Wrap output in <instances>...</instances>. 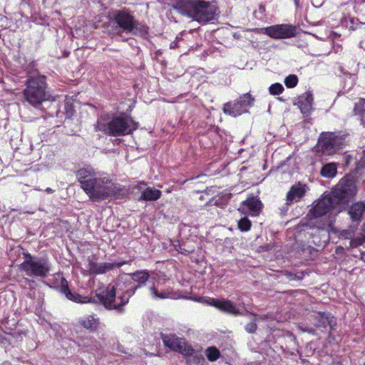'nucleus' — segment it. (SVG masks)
<instances>
[{"mask_svg":"<svg viewBox=\"0 0 365 365\" xmlns=\"http://www.w3.org/2000/svg\"><path fill=\"white\" fill-rule=\"evenodd\" d=\"M46 87L45 76L29 77L23 92L24 100L34 107L40 106L43 102L51 98L50 94L46 91Z\"/></svg>","mask_w":365,"mask_h":365,"instance_id":"obj_4","label":"nucleus"},{"mask_svg":"<svg viewBox=\"0 0 365 365\" xmlns=\"http://www.w3.org/2000/svg\"><path fill=\"white\" fill-rule=\"evenodd\" d=\"M254 99L252 98L251 95L249 93H246L241 96L240 99L237 101L241 106L245 109V111L247 110V107L251 106L253 103Z\"/></svg>","mask_w":365,"mask_h":365,"instance_id":"obj_31","label":"nucleus"},{"mask_svg":"<svg viewBox=\"0 0 365 365\" xmlns=\"http://www.w3.org/2000/svg\"><path fill=\"white\" fill-rule=\"evenodd\" d=\"M115 22L124 31H131L135 26L133 17L126 11H118L115 13Z\"/></svg>","mask_w":365,"mask_h":365,"instance_id":"obj_15","label":"nucleus"},{"mask_svg":"<svg viewBox=\"0 0 365 365\" xmlns=\"http://www.w3.org/2000/svg\"><path fill=\"white\" fill-rule=\"evenodd\" d=\"M120 277L119 281H124L128 283V285L125 286L127 287L125 293L118 297L121 302L120 304H115V309H119L120 305H124L128 303L130 297L134 294V290L137 288V286L133 284V282H135L142 284H145L149 278V274L146 271H138L135 272L133 275L124 274Z\"/></svg>","mask_w":365,"mask_h":365,"instance_id":"obj_6","label":"nucleus"},{"mask_svg":"<svg viewBox=\"0 0 365 365\" xmlns=\"http://www.w3.org/2000/svg\"><path fill=\"white\" fill-rule=\"evenodd\" d=\"M206 302L207 304L216 307L222 312L235 316L242 314V312L240 310V309L230 300L210 299V300L206 301Z\"/></svg>","mask_w":365,"mask_h":365,"instance_id":"obj_12","label":"nucleus"},{"mask_svg":"<svg viewBox=\"0 0 365 365\" xmlns=\"http://www.w3.org/2000/svg\"><path fill=\"white\" fill-rule=\"evenodd\" d=\"M124 263H115V267H121Z\"/></svg>","mask_w":365,"mask_h":365,"instance_id":"obj_43","label":"nucleus"},{"mask_svg":"<svg viewBox=\"0 0 365 365\" xmlns=\"http://www.w3.org/2000/svg\"><path fill=\"white\" fill-rule=\"evenodd\" d=\"M160 336L162 338L163 342L164 343L175 342V340H177V339H175L174 336H167L162 333L160 334Z\"/></svg>","mask_w":365,"mask_h":365,"instance_id":"obj_37","label":"nucleus"},{"mask_svg":"<svg viewBox=\"0 0 365 365\" xmlns=\"http://www.w3.org/2000/svg\"><path fill=\"white\" fill-rule=\"evenodd\" d=\"M262 208L261 202L255 197H250L243 201L238 208V210L242 214H249L252 216L259 215Z\"/></svg>","mask_w":365,"mask_h":365,"instance_id":"obj_13","label":"nucleus"},{"mask_svg":"<svg viewBox=\"0 0 365 365\" xmlns=\"http://www.w3.org/2000/svg\"><path fill=\"white\" fill-rule=\"evenodd\" d=\"M175 247L179 252L185 255L192 252L195 248V245L191 240H187L182 245L178 244V245H175Z\"/></svg>","mask_w":365,"mask_h":365,"instance_id":"obj_29","label":"nucleus"},{"mask_svg":"<svg viewBox=\"0 0 365 365\" xmlns=\"http://www.w3.org/2000/svg\"><path fill=\"white\" fill-rule=\"evenodd\" d=\"M361 160H362V162H363L364 163H365V151H364V157H363V158L361 159Z\"/></svg>","mask_w":365,"mask_h":365,"instance_id":"obj_44","label":"nucleus"},{"mask_svg":"<svg viewBox=\"0 0 365 365\" xmlns=\"http://www.w3.org/2000/svg\"><path fill=\"white\" fill-rule=\"evenodd\" d=\"M223 111L225 113L234 117L239 116L246 112L245 109L241 106L238 101L225 103L223 107Z\"/></svg>","mask_w":365,"mask_h":365,"instance_id":"obj_23","label":"nucleus"},{"mask_svg":"<svg viewBox=\"0 0 365 365\" xmlns=\"http://www.w3.org/2000/svg\"><path fill=\"white\" fill-rule=\"evenodd\" d=\"M298 78L295 75H289L284 79V83L287 88H294L297 85Z\"/></svg>","mask_w":365,"mask_h":365,"instance_id":"obj_35","label":"nucleus"},{"mask_svg":"<svg viewBox=\"0 0 365 365\" xmlns=\"http://www.w3.org/2000/svg\"><path fill=\"white\" fill-rule=\"evenodd\" d=\"M205 356H207L209 361H215L219 359L220 353L218 349L215 346H210L205 349Z\"/></svg>","mask_w":365,"mask_h":365,"instance_id":"obj_30","label":"nucleus"},{"mask_svg":"<svg viewBox=\"0 0 365 365\" xmlns=\"http://www.w3.org/2000/svg\"><path fill=\"white\" fill-rule=\"evenodd\" d=\"M46 192L48 194H51V193H53L54 192V190L50 187H48L46 189Z\"/></svg>","mask_w":365,"mask_h":365,"instance_id":"obj_41","label":"nucleus"},{"mask_svg":"<svg viewBox=\"0 0 365 365\" xmlns=\"http://www.w3.org/2000/svg\"><path fill=\"white\" fill-rule=\"evenodd\" d=\"M76 177L81 183V188L93 200H102L113 192V182L107 175L103 174L96 177V173L91 167L79 169Z\"/></svg>","mask_w":365,"mask_h":365,"instance_id":"obj_2","label":"nucleus"},{"mask_svg":"<svg viewBox=\"0 0 365 365\" xmlns=\"http://www.w3.org/2000/svg\"><path fill=\"white\" fill-rule=\"evenodd\" d=\"M357 223L351 225L347 229L339 231V237L345 240H350L349 247H357L365 242V225H364L358 232Z\"/></svg>","mask_w":365,"mask_h":365,"instance_id":"obj_7","label":"nucleus"},{"mask_svg":"<svg viewBox=\"0 0 365 365\" xmlns=\"http://www.w3.org/2000/svg\"><path fill=\"white\" fill-rule=\"evenodd\" d=\"M173 8L199 23H207L216 16L215 6L204 0H177Z\"/></svg>","mask_w":365,"mask_h":365,"instance_id":"obj_3","label":"nucleus"},{"mask_svg":"<svg viewBox=\"0 0 365 365\" xmlns=\"http://www.w3.org/2000/svg\"><path fill=\"white\" fill-rule=\"evenodd\" d=\"M96 128L98 130L109 134L114 135V115L113 114H102L99 118Z\"/></svg>","mask_w":365,"mask_h":365,"instance_id":"obj_16","label":"nucleus"},{"mask_svg":"<svg viewBox=\"0 0 365 365\" xmlns=\"http://www.w3.org/2000/svg\"><path fill=\"white\" fill-rule=\"evenodd\" d=\"M138 190L141 194L137 197L138 201H155L158 200L161 196V191L153 188L146 187V184L143 182H140L133 187V192Z\"/></svg>","mask_w":365,"mask_h":365,"instance_id":"obj_11","label":"nucleus"},{"mask_svg":"<svg viewBox=\"0 0 365 365\" xmlns=\"http://www.w3.org/2000/svg\"><path fill=\"white\" fill-rule=\"evenodd\" d=\"M20 269L29 277L43 278L48 274L51 264L46 258H38L28 254L20 264Z\"/></svg>","mask_w":365,"mask_h":365,"instance_id":"obj_5","label":"nucleus"},{"mask_svg":"<svg viewBox=\"0 0 365 365\" xmlns=\"http://www.w3.org/2000/svg\"><path fill=\"white\" fill-rule=\"evenodd\" d=\"M193 361L195 364H200L201 362H203L205 361V358L202 354H195L193 356Z\"/></svg>","mask_w":365,"mask_h":365,"instance_id":"obj_38","label":"nucleus"},{"mask_svg":"<svg viewBox=\"0 0 365 365\" xmlns=\"http://www.w3.org/2000/svg\"><path fill=\"white\" fill-rule=\"evenodd\" d=\"M61 291L69 300L80 303L86 302L85 300H82L81 295L71 292L68 289V282L64 278L61 279Z\"/></svg>","mask_w":365,"mask_h":365,"instance_id":"obj_25","label":"nucleus"},{"mask_svg":"<svg viewBox=\"0 0 365 365\" xmlns=\"http://www.w3.org/2000/svg\"><path fill=\"white\" fill-rule=\"evenodd\" d=\"M284 91V87L281 83H275L272 84L269 88V92L271 95H279Z\"/></svg>","mask_w":365,"mask_h":365,"instance_id":"obj_32","label":"nucleus"},{"mask_svg":"<svg viewBox=\"0 0 365 365\" xmlns=\"http://www.w3.org/2000/svg\"><path fill=\"white\" fill-rule=\"evenodd\" d=\"M261 31L274 39L289 38L297 36V28L290 24H277L261 29Z\"/></svg>","mask_w":365,"mask_h":365,"instance_id":"obj_8","label":"nucleus"},{"mask_svg":"<svg viewBox=\"0 0 365 365\" xmlns=\"http://www.w3.org/2000/svg\"><path fill=\"white\" fill-rule=\"evenodd\" d=\"M96 296L106 309H114V285L109 284L106 290L99 292Z\"/></svg>","mask_w":365,"mask_h":365,"instance_id":"obj_17","label":"nucleus"},{"mask_svg":"<svg viewBox=\"0 0 365 365\" xmlns=\"http://www.w3.org/2000/svg\"><path fill=\"white\" fill-rule=\"evenodd\" d=\"M152 355H157V356H161L162 355V353L158 351L157 353H151Z\"/></svg>","mask_w":365,"mask_h":365,"instance_id":"obj_42","label":"nucleus"},{"mask_svg":"<svg viewBox=\"0 0 365 365\" xmlns=\"http://www.w3.org/2000/svg\"><path fill=\"white\" fill-rule=\"evenodd\" d=\"M304 331H309V333H312V329H304Z\"/></svg>","mask_w":365,"mask_h":365,"instance_id":"obj_45","label":"nucleus"},{"mask_svg":"<svg viewBox=\"0 0 365 365\" xmlns=\"http://www.w3.org/2000/svg\"><path fill=\"white\" fill-rule=\"evenodd\" d=\"M150 293L152 297L156 299H179L180 294L172 289H167L165 291L159 292L155 287H150Z\"/></svg>","mask_w":365,"mask_h":365,"instance_id":"obj_22","label":"nucleus"},{"mask_svg":"<svg viewBox=\"0 0 365 365\" xmlns=\"http://www.w3.org/2000/svg\"><path fill=\"white\" fill-rule=\"evenodd\" d=\"M251 227V222L246 217L238 221V228L243 232L248 231Z\"/></svg>","mask_w":365,"mask_h":365,"instance_id":"obj_33","label":"nucleus"},{"mask_svg":"<svg viewBox=\"0 0 365 365\" xmlns=\"http://www.w3.org/2000/svg\"><path fill=\"white\" fill-rule=\"evenodd\" d=\"M314 324L317 327H327L329 326L331 329L336 325V321L333 317L329 314L317 313L314 317Z\"/></svg>","mask_w":365,"mask_h":365,"instance_id":"obj_20","label":"nucleus"},{"mask_svg":"<svg viewBox=\"0 0 365 365\" xmlns=\"http://www.w3.org/2000/svg\"><path fill=\"white\" fill-rule=\"evenodd\" d=\"M79 324L86 329L96 330L99 325V319L93 315L85 316L78 319Z\"/></svg>","mask_w":365,"mask_h":365,"instance_id":"obj_24","label":"nucleus"},{"mask_svg":"<svg viewBox=\"0 0 365 365\" xmlns=\"http://www.w3.org/2000/svg\"><path fill=\"white\" fill-rule=\"evenodd\" d=\"M113 264L110 263L98 264L90 261L88 263V271L92 274H103L108 270L112 269Z\"/></svg>","mask_w":365,"mask_h":365,"instance_id":"obj_27","label":"nucleus"},{"mask_svg":"<svg viewBox=\"0 0 365 365\" xmlns=\"http://www.w3.org/2000/svg\"><path fill=\"white\" fill-rule=\"evenodd\" d=\"M166 350H173L182 354L185 357L194 355L195 350L189 344H163Z\"/></svg>","mask_w":365,"mask_h":365,"instance_id":"obj_18","label":"nucleus"},{"mask_svg":"<svg viewBox=\"0 0 365 365\" xmlns=\"http://www.w3.org/2000/svg\"><path fill=\"white\" fill-rule=\"evenodd\" d=\"M124 103H125V106H126V108H125V110H128V109H130V107H131V102H130V100H129V99H128V100H126V101H125V102H124Z\"/></svg>","mask_w":365,"mask_h":365,"instance_id":"obj_40","label":"nucleus"},{"mask_svg":"<svg viewBox=\"0 0 365 365\" xmlns=\"http://www.w3.org/2000/svg\"><path fill=\"white\" fill-rule=\"evenodd\" d=\"M309 187L306 184L299 182L292 186L287 194V204L299 202L307 192Z\"/></svg>","mask_w":365,"mask_h":365,"instance_id":"obj_14","label":"nucleus"},{"mask_svg":"<svg viewBox=\"0 0 365 365\" xmlns=\"http://www.w3.org/2000/svg\"><path fill=\"white\" fill-rule=\"evenodd\" d=\"M61 291L69 300L80 303L86 302L85 300H82L81 295L71 292L68 289V282L64 278L61 279Z\"/></svg>","mask_w":365,"mask_h":365,"instance_id":"obj_26","label":"nucleus"},{"mask_svg":"<svg viewBox=\"0 0 365 365\" xmlns=\"http://www.w3.org/2000/svg\"><path fill=\"white\" fill-rule=\"evenodd\" d=\"M356 192L355 183L348 179H341L335 186L331 194L324 196L318 200L315 206L309 211L311 218L324 217L327 219L322 229H331L332 218L340 211V204L344 203L346 199L354 196Z\"/></svg>","mask_w":365,"mask_h":365,"instance_id":"obj_1","label":"nucleus"},{"mask_svg":"<svg viewBox=\"0 0 365 365\" xmlns=\"http://www.w3.org/2000/svg\"><path fill=\"white\" fill-rule=\"evenodd\" d=\"M364 211L365 204L363 202H357L353 204L349 210V214L352 222L358 223L361 220Z\"/></svg>","mask_w":365,"mask_h":365,"instance_id":"obj_21","label":"nucleus"},{"mask_svg":"<svg viewBox=\"0 0 365 365\" xmlns=\"http://www.w3.org/2000/svg\"><path fill=\"white\" fill-rule=\"evenodd\" d=\"M314 97L312 93H303L299 99V106L301 112L304 114H309L312 110Z\"/></svg>","mask_w":365,"mask_h":365,"instance_id":"obj_19","label":"nucleus"},{"mask_svg":"<svg viewBox=\"0 0 365 365\" xmlns=\"http://www.w3.org/2000/svg\"><path fill=\"white\" fill-rule=\"evenodd\" d=\"M256 329H257V324L255 322H251V323L248 324L245 327L246 331L249 333L255 332Z\"/></svg>","mask_w":365,"mask_h":365,"instance_id":"obj_39","label":"nucleus"},{"mask_svg":"<svg viewBox=\"0 0 365 365\" xmlns=\"http://www.w3.org/2000/svg\"><path fill=\"white\" fill-rule=\"evenodd\" d=\"M129 195V191L124 186H115V199L127 197Z\"/></svg>","mask_w":365,"mask_h":365,"instance_id":"obj_34","label":"nucleus"},{"mask_svg":"<svg viewBox=\"0 0 365 365\" xmlns=\"http://www.w3.org/2000/svg\"><path fill=\"white\" fill-rule=\"evenodd\" d=\"M341 139L332 133H326L319 138L318 147L322 154L332 155L340 149Z\"/></svg>","mask_w":365,"mask_h":365,"instance_id":"obj_9","label":"nucleus"},{"mask_svg":"<svg viewBox=\"0 0 365 365\" xmlns=\"http://www.w3.org/2000/svg\"><path fill=\"white\" fill-rule=\"evenodd\" d=\"M337 172V165L334 163H329L322 166L320 174L322 177L332 178L336 176Z\"/></svg>","mask_w":365,"mask_h":365,"instance_id":"obj_28","label":"nucleus"},{"mask_svg":"<svg viewBox=\"0 0 365 365\" xmlns=\"http://www.w3.org/2000/svg\"><path fill=\"white\" fill-rule=\"evenodd\" d=\"M365 110V98H360L355 104L354 111L356 113H361Z\"/></svg>","mask_w":365,"mask_h":365,"instance_id":"obj_36","label":"nucleus"},{"mask_svg":"<svg viewBox=\"0 0 365 365\" xmlns=\"http://www.w3.org/2000/svg\"><path fill=\"white\" fill-rule=\"evenodd\" d=\"M137 123L124 113L115 117V135H128L137 128Z\"/></svg>","mask_w":365,"mask_h":365,"instance_id":"obj_10","label":"nucleus"}]
</instances>
